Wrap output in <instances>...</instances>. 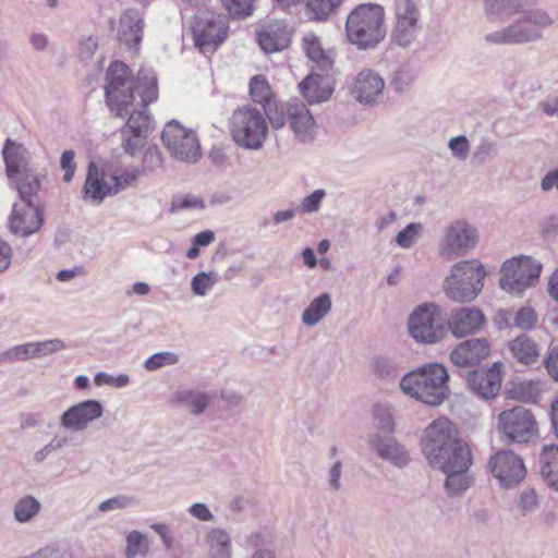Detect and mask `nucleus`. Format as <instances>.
I'll list each match as a JSON object with an SVG mask.
<instances>
[{"label": "nucleus", "mask_w": 558, "mask_h": 558, "mask_svg": "<svg viewBox=\"0 0 558 558\" xmlns=\"http://www.w3.org/2000/svg\"><path fill=\"white\" fill-rule=\"evenodd\" d=\"M106 102L117 117L129 118L120 129L121 147L130 156L141 151L146 143L154 119L147 107L158 99V82L153 69L142 66L135 80L122 61L112 62L106 73Z\"/></svg>", "instance_id": "1"}, {"label": "nucleus", "mask_w": 558, "mask_h": 558, "mask_svg": "<svg viewBox=\"0 0 558 558\" xmlns=\"http://www.w3.org/2000/svg\"><path fill=\"white\" fill-rule=\"evenodd\" d=\"M514 0H485V12L489 21H497L504 14L517 13L508 25L484 36V41L495 46H523L539 41L544 31L551 27L555 20L542 8L518 10Z\"/></svg>", "instance_id": "2"}, {"label": "nucleus", "mask_w": 558, "mask_h": 558, "mask_svg": "<svg viewBox=\"0 0 558 558\" xmlns=\"http://www.w3.org/2000/svg\"><path fill=\"white\" fill-rule=\"evenodd\" d=\"M421 446L434 469L451 471L472 464L468 444L458 437L456 427L447 418H438L426 427Z\"/></svg>", "instance_id": "3"}, {"label": "nucleus", "mask_w": 558, "mask_h": 558, "mask_svg": "<svg viewBox=\"0 0 558 558\" xmlns=\"http://www.w3.org/2000/svg\"><path fill=\"white\" fill-rule=\"evenodd\" d=\"M386 34L385 10L380 4H357L347 16L345 37L359 50L376 48Z\"/></svg>", "instance_id": "4"}, {"label": "nucleus", "mask_w": 558, "mask_h": 558, "mask_svg": "<svg viewBox=\"0 0 558 558\" xmlns=\"http://www.w3.org/2000/svg\"><path fill=\"white\" fill-rule=\"evenodd\" d=\"M449 374L439 363H427L405 374L400 387L402 391L428 405L441 404L450 395Z\"/></svg>", "instance_id": "5"}, {"label": "nucleus", "mask_w": 558, "mask_h": 558, "mask_svg": "<svg viewBox=\"0 0 558 558\" xmlns=\"http://www.w3.org/2000/svg\"><path fill=\"white\" fill-rule=\"evenodd\" d=\"M486 275L485 266L478 259L456 263L444 282L446 295L457 303L472 302L482 292Z\"/></svg>", "instance_id": "6"}, {"label": "nucleus", "mask_w": 558, "mask_h": 558, "mask_svg": "<svg viewBox=\"0 0 558 558\" xmlns=\"http://www.w3.org/2000/svg\"><path fill=\"white\" fill-rule=\"evenodd\" d=\"M25 154L26 150L22 145L15 144L10 138L5 141L2 155L7 175L15 183L21 201L35 204L33 198L41 187L40 174L28 163Z\"/></svg>", "instance_id": "7"}, {"label": "nucleus", "mask_w": 558, "mask_h": 558, "mask_svg": "<svg viewBox=\"0 0 558 558\" xmlns=\"http://www.w3.org/2000/svg\"><path fill=\"white\" fill-rule=\"evenodd\" d=\"M230 134L244 149L258 150L268 136V125L263 112L250 105L238 108L230 119Z\"/></svg>", "instance_id": "8"}, {"label": "nucleus", "mask_w": 558, "mask_h": 558, "mask_svg": "<svg viewBox=\"0 0 558 558\" xmlns=\"http://www.w3.org/2000/svg\"><path fill=\"white\" fill-rule=\"evenodd\" d=\"M194 45L201 52L213 53L227 39V17L213 11H198L191 25Z\"/></svg>", "instance_id": "9"}, {"label": "nucleus", "mask_w": 558, "mask_h": 558, "mask_svg": "<svg viewBox=\"0 0 558 558\" xmlns=\"http://www.w3.org/2000/svg\"><path fill=\"white\" fill-rule=\"evenodd\" d=\"M410 336L420 343L434 344L446 335L445 323L440 317V308L435 303L418 305L408 322Z\"/></svg>", "instance_id": "10"}, {"label": "nucleus", "mask_w": 558, "mask_h": 558, "mask_svg": "<svg viewBox=\"0 0 558 558\" xmlns=\"http://www.w3.org/2000/svg\"><path fill=\"white\" fill-rule=\"evenodd\" d=\"M542 265L527 256L506 260L501 266L500 288L512 294H521L539 278Z\"/></svg>", "instance_id": "11"}, {"label": "nucleus", "mask_w": 558, "mask_h": 558, "mask_svg": "<svg viewBox=\"0 0 558 558\" xmlns=\"http://www.w3.org/2000/svg\"><path fill=\"white\" fill-rule=\"evenodd\" d=\"M161 141L170 155L182 162L194 163L201 156V145L194 131L179 121H169L161 133Z\"/></svg>", "instance_id": "12"}, {"label": "nucleus", "mask_w": 558, "mask_h": 558, "mask_svg": "<svg viewBox=\"0 0 558 558\" xmlns=\"http://www.w3.org/2000/svg\"><path fill=\"white\" fill-rule=\"evenodd\" d=\"M498 429L508 442L526 444L537 436V422L531 410L518 405L498 415Z\"/></svg>", "instance_id": "13"}, {"label": "nucleus", "mask_w": 558, "mask_h": 558, "mask_svg": "<svg viewBox=\"0 0 558 558\" xmlns=\"http://www.w3.org/2000/svg\"><path fill=\"white\" fill-rule=\"evenodd\" d=\"M478 240L475 226L464 219H457L445 229L439 253L446 258L463 256L475 248Z\"/></svg>", "instance_id": "14"}, {"label": "nucleus", "mask_w": 558, "mask_h": 558, "mask_svg": "<svg viewBox=\"0 0 558 558\" xmlns=\"http://www.w3.org/2000/svg\"><path fill=\"white\" fill-rule=\"evenodd\" d=\"M488 466L494 477L505 488L517 486L526 475L522 459L509 449L496 452L489 459Z\"/></svg>", "instance_id": "15"}, {"label": "nucleus", "mask_w": 558, "mask_h": 558, "mask_svg": "<svg viewBox=\"0 0 558 558\" xmlns=\"http://www.w3.org/2000/svg\"><path fill=\"white\" fill-rule=\"evenodd\" d=\"M144 16L137 9H128L119 17L116 27V39L120 47L130 52H137L144 36Z\"/></svg>", "instance_id": "16"}, {"label": "nucleus", "mask_w": 558, "mask_h": 558, "mask_svg": "<svg viewBox=\"0 0 558 558\" xmlns=\"http://www.w3.org/2000/svg\"><path fill=\"white\" fill-rule=\"evenodd\" d=\"M104 414V405L100 401L88 399L78 402L60 416V426L73 432H81L87 428L89 423L98 420Z\"/></svg>", "instance_id": "17"}, {"label": "nucleus", "mask_w": 558, "mask_h": 558, "mask_svg": "<svg viewBox=\"0 0 558 558\" xmlns=\"http://www.w3.org/2000/svg\"><path fill=\"white\" fill-rule=\"evenodd\" d=\"M454 338H465L480 332L486 325L484 313L477 307L453 308L446 320Z\"/></svg>", "instance_id": "18"}, {"label": "nucleus", "mask_w": 558, "mask_h": 558, "mask_svg": "<svg viewBox=\"0 0 558 558\" xmlns=\"http://www.w3.org/2000/svg\"><path fill=\"white\" fill-rule=\"evenodd\" d=\"M9 221L13 234L26 238L41 228L44 214L37 204H14Z\"/></svg>", "instance_id": "19"}, {"label": "nucleus", "mask_w": 558, "mask_h": 558, "mask_svg": "<svg viewBox=\"0 0 558 558\" xmlns=\"http://www.w3.org/2000/svg\"><path fill=\"white\" fill-rule=\"evenodd\" d=\"M302 96L310 104L327 101L335 90V80L330 71L313 72L300 84Z\"/></svg>", "instance_id": "20"}, {"label": "nucleus", "mask_w": 558, "mask_h": 558, "mask_svg": "<svg viewBox=\"0 0 558 558\" xmlns=\"http://www.w3.org/2000/svg\"><path fill=\"white\" fill-rule=\"evenodd\" d=\"M490 352L486 338H472L460 342L450 353L451 362L457 366H475L484 361Z\"/></svg>", "instance_id": "21"}, {"label": "nucleus", "mask_w": 558, "mask_h": 558, "mask_svg": "<svg viewBox=\"0 0 558 558\" xmlns=\"http://www.w3.org/2000/svg\"><path fill=\"white\" fill-rule=\"evenodd\" d=\"M501 366L500 363H495L494 366L487 371L475 369L466 375L468 387L478 397L488 400L497 396L501 387V376L496 368Z\"/></svg>", "instance_id": "22"}, {"label": "nucleus", "mask_w": 558, "mask_h": 558, "mask_svg": "<svg viewBox=\"0 0 558 558\" xmlns=\"http://www.w3.org/2000/svg\"><path fill=\"white\" fill-rule=\"evenodd\" d=\"M385 87L384 78L375 71L365 69L361 71L351 87V95L364 105L374 104Z\"/></svg>", "instance_id": "23"}, {"label": "nucleus", "mask_w": 558, "mask_h": 558, "mask_svg": "<svg viewBox=\"0 0 558 558\" xmlns=\"http://www.w3.org/2000/svg\"><path fill=\"white\" fill-rule=\"evenodd\" d=\"M287 118L294 135L302 142L313 140L315 121L307 107L299 99L287 104Z\"/></svg>", "instance_id": "24"}, {"label": "nucleus", "mask_w": 558, "mask_h": 558, "mask_svg": "<svg viewBox=\"0 0 558 558\" xmlns=\"http://www.w3.org/2000/svg\"><path fill=\"white\" fill-rule=\"evenodd\" d=\"M369 445L381 459L393 466L402 469L410 462L408 450L391 436L376 433L369 437Z\"/></svg>", "instance_id": "25"}, {"label": "nucleus", "mask_w": 558, "mask_h": 558, "mask_svg": "<svg viewBox=\"0 0 558 558\" xmlns=\"http://www.w3.org/2000/svg\"><path fill=\"white\" fill-rule=\"evenodd\" d=\"M257 40L266 53L277 52L286 49L291 41V33L287 25L272 23L263 27L257 33Z\"/></svg>", "instance_id": "26"}, {"label": "nucleus", "mask_w": 558, "mask_h": 558, "mask_svg": "<svg viewBox=\"0 0 558 558\" xmlns=\"http://www.w3.org/2000/svg\"><path fill=\"white\" fill-rule=\"evenodd\" d=\"M508 350L518 363L532 365L538 361V344L527 335L522 333L508 342Z\"/></svg>", "instance_id": "27"}, {"label": "nucleus", "mask_w": 558, "mask_h": 558, "mask_svg": "<svg viewBox=\"0 0 558 558\" xmlns=\"http://www.w3.org/2000/svg\"><path fill=\"white\" fill-rule=\"evenodd\" d=\"M85 196L93 199V202L100 204L108 195H116L113 193V185H109L102 175H99L95 162H89L87 168L86 181L83 187Z\"/></svg>", "instance_id": "28"}, {"label": "nucleus", "mask_w": 558, "mask_h": 558, "mask_svg": "<svg viewBox=\"0 0 558 558\" xmlns=\"http://www.w3.org/2000/svg\"><path fill=\"white\" fill-rule=\"evenodd\" d=\"M541 474L558 492V445L545 446L539 456Z\"/></svg>", "instance_id": "29"}, {"label": "nucleus", "mask_w": 558, "mask_h": 558, "mask_svg": "<svg viewBox=\"0 0 558 558\" xmlns=\"http://www.w3.org/2000/svg\"><path fill=\"white\" fill-rule=\"evenodd\" d=\"M303 48L308 59L316 64L319 71H331L333 60L329 52L324 50L318 37L314 34H307L303 37Z\"/></svg>", "instance_id": "30"}, {"label": "nucleus", "mask_w": 558, "mask_h": 558, "mask_svg": "<svg viewBox=\"0 0 558 558\" xmlns=\"http://www.w3.org/2000/svg\"><path fill=\"white\" fill-rule=\"evenodd\" d=\"M331 306L330 294L327 292L320 293L302 313L303 324L308 327L317 325L331 311Z\"/></svg>", "instance_id": "31"}, {"label": "nucleus", "mask_w": 558, "mask_h": 558, "mask_svg": "<svg viewBox=\"0 0 558 558\" xmlns=\"http://www.w3.org/2000/svg\"><path fill=\"white\" fill-rule=\"evenodd\" d=\"M420 21H409L407 19L396 20L390 40L392 44L407 48L412 45L421 29Z\"/></svg>", "instance_id": "32"}, {"label": "nucleus", "mask_w": 558, "mask_h": 558, "mask_svg": "<svg viewBox=\"0 0 558 558\" xmlns=\"http://www.w3.org/2000/svg\"><path fill=\"white\" fill-rule=\"evenodd\" d=\"M344 0H306L305 14L310 21L326 22L335 15Z\"/></svg>", "instance_id": "33"}, {"label": "nucleus", "mask_w": 558, "mask_h": 558, "mask_svg": "<svg viewBox=\"0 0 558 558\" xmlns=\"http://www.w3.org/2000/svg\"><path fill=\"white\" fill-rule=\"evenodd\" d=\"M470 466L451 471H442L446 474L445 489L449 497L462 495L471 486V476L468 474Z\"/></svg>", "instance_id": "34"}, {"label": "nucleus", "mask_w": 558, "mask_h": 558, "mask_svg": "<svg viewBox=\"0 0 558 558\" xmlns=\"http://www.w3.org/2000/svg\"><path fill=\"white\" fill-rule=\"evenodd\" d=\"M206 541L215 550V558H232L231 537L229 533L220 527L210 529Z\"/></svg>", "instance_id": "35"}, {"label": "nucleus", "mask_w": 558, "mask_h": 558, "mask_svg": "<svg viewBox=\"0 0 558 558\" xmlns=\"http://www.w3.org/2000/svg\"><path fill=\"white\" fill-rule=\"evenodd\" d=\"M41 504L33 496L20 498L13 509V517L19 523L31 522L40 511Z\"/></svg>", "instance_id": "36"}, {"label": "nucleus", "mask_w": 558, "mask_h": 558, "mask_svg": "<svg viewBox=\"0 0 558 558\" xmlns=\"http://www.w3.org/2000/svg\"><path fill=\"white\" fill-rule=\"evenodd\" d=\"M178 403L189 407L193 414L201 415L208 407L209 399L205 393L193 390L180 391L175 396Z\"/></svg>", "instance_id": "37"}, {"label": "nucleus", "mask_w": 558, "mask_h": 558, "mask_svg": "<svg viewBox=\"0 0 558 558\" xmlns=\"http://www.w3.org/2000/svg\"><path fill=\"white\" fill-rule=\"evenodd\" d=\"M416 77L417 74L414 69L401 65L391 73L389 83L396 93L402 94L412 86Z\"/></svg>", "instance_id": "38"}, {"label": "nucleus", "mask_w": 558, "mask_h": 558, "mask_svg": "<svg viewBox=\"0 0 558 558\" xmlns=\"http://www.w3.org/2000/svg\"><path fill=\"white\" fill-rule=\"evenodd\" d=\"M219 275L216 271L198 272L191 281V290L197 296H205L218 282Z\"/></svg>", "instance_id": "39"}, {"label": "nucleus", "mask_w": 558, "mask_h": 558, "mask_svg": "<svg viewBox=\"0 0 558 558\" xmlns=\"http://www.w3.org/2000/svg\"><path fill=\"white\" fill-rule=\"evenodd\" d=\"M223 8L233 20H245L254 12L255 0H221Z\"/></svg>", "instance_id": "40"}, {"label": "nucleus", "mask_w": 558, "mask_h": 558, "mask_svg": "<svg viewBox=\"0 0 558 558\" xmlns=\"http://www.w3.org/2000/svg\"><path fill=\"white\" fill-rule=\"evenodd\" d=\"M395 20L420 21V0H395Z\"/></svg>", "instance_id": "41"}, {"label": "nucleus", "mask_w": 558, "mask_h": 558, "mask_svg": "<svg viewBox=\"0 0 558 558\" xmlns=\"http://www.w3.org/2000/svg\"><path fill=\"white\" fill-rule=\"evenodd\" d=\"M250 95L254 102L265 105L271 101L270 86L262 75L253 76L250 81Z\"/></svg>", "instance_id": "42"}, {"label": "nucleus", "mask_w": 558, "mask_h": 558, "mask_svg": "<svg viewBox=\"0 0 558 558\" xmlns=\"http://www.w3.org/2000/svg\"><path fill=\"white\" fill-rule=\"evenodd\" d=\"M498 156V144L487 138H482L472 154L474 165H484Z\"/></svg>", "instance_id": "43"}, {"label": "nucleus", "mask_w": 558, "mask_h": 558, "mask_svg": "<svg viewBox=\"0 0 558 558\" xmlns=\"http://www.w3.org/2000/svg\"><path fill=\"white\" fill-rule=\"evenodd\" d=\"M148 543L146 536L138 531H132L126 536V558H135L137 555H146Z\"/></svg>", "instance_id": "44"}, {"label": "nucleus", "mask_w": 558, "mask_h": 558, "mask_svg": "<svg viewBox=\"0 0 558 558\" xmlns=\"http://www.w3.org/2000/svg\"><path fill=\"white\" fill-rule=\"evenodd\" d=\"M179 362V355L169 352H158L150 355L144 363V367L148 372L157 371L163 366L175 365Z\"/></svg>", "instance_id": "45"}, {"label": "nucleus", "mask_w": 558, "mask_h": 558, "mask_svg": "<svg viewBox=\"0 0 558 558\" xmlns=\"http://www.w3.org/2000/svg\"><path fill=\"white\" fill-rule=\"evenodd\" d=\"M537 319L534 308L522 306L513 313V327L527 331L535 327Z\"/></svg>", "instance_id": "46"}, {"label": "nucleus", "mask_w": 558, "mask_h": 558, "mask_svg": "<svg viewBox=\"0 0 558 558\" xmlns=\"http://www.w3.org/2000/svg\"><path fill=\"white\" fill-rule=\"evenodd\" d=\"M264 111L274 129L282 128L286 123V119H288L287 104L278 106L276 102L270 101L264 105Z\"/></svg>", "instance_id": "47"}, {"label": "nucleus", "mask_w": 558, "mask_h": 558, "mask_svg": "<svg viewBox=\"0 0 558 558\" xmlns=\"http://www.w3.org/2000/svg\"><path fill=\"white\" fill-rule=\"evenodd\" d=\"M422 229V225L417 222L407 225V227L396 235L397 244L402 248H410Z\"/></svg>", "instance_id": "48"}, {"label": "nucleus", "mask_w": 558, "mask_h": 558, "mask_svg": "<svg viewBox=\"0 0 558 558\" xmlns=\"http://www.w3.org/2000/svg\"><path fill=\"white\" fill-rule=\"evenodd\" d=\"M205 207L204 201L195 195L186 194V195H178L174 196L171 202V211H180L184 209H193L198 208L203 209Z\"/></svg>", "instance_id": "49"}, {"label": "nucleus", "mask_w": 558, "mask_h": 558, "mask_svg": "<svg viewBox=\"0 0 558 558\" xmlns=\"http://www.w3.org/2000/svg\"><path fill=\"white\" fill-rule=\"evenodd\" d=\"M326 196V192L323 189L315 190L310 195L305 196L299 207L298 211L302 214H312L319 210L323 199Z\"/></svg>", "instance_id": "50"}, {"label": "nucleus", "mask_w": 558, "mask_h": 558, "mask_svg": "<svg viewBox=\"0 0 558 558\" xmlns=\"http://www.w3.org/2000/svg\"><path fill=\"white\" fill-rule=\"evenodd\" d=\"M35 359L44 357L52 353L59 352L65 348V344L60 339H50L45 341L33 342Z\"/></svg>", "instance_id": "51"}, {"label": "nucleus", "mask_w": 558, "mask_h": 558, "mask_svg": "<svg viewBox=\"0 0 558 558\" xmlns=\"http://www.w3.org/2000/svg\"><path fill=\"white\" fill-rule=\"evenodd\" d=\"M518 507L524 515L539 507L538 497L534 488H526L520 494Z\"/></svg>", "instance_id": "52"}, {"label": "nucleus", "mask_w": 558, "mask_h": 558, "mask_svg": "<svg viewBox=\"0 0 558 558\" xmlns=\"http://www.w3.org/2000/svg\"><path fill=\"white\" fill-rule=\"evenodd\" d=\"M448 147L452 156L459 160H465L470 150V143L466 136L459 135L450 138Z\"/></svg>", "instance_id": "53"}, {"label": "nucleus", "mask_w": 558, "mask_h": 558, "mask_svg": "<svg viewBox=\"0 0 558 558\" xmlns=\"http://www.w3.org/2000/svg\"><path fill=\"white\" fill-rule=\"evenodd\" d=\"M138 175H140L138 169L125 170L120 175L114 174L113 175V181H114L113 193L118 194L119 192L123 191L128 186L132 185L136 181Z\"/></svg>", "instance_id": "54"}, {"label": "nucleus", "mask_w": 558, "mask_h": 558, "mask_svg": "<svg viewBox=\"0 0 558 558\" xmlns=\"http://www.w3.org/2000/svg\"><path fill=\"white\" fill-rule=\"evenodd\" d=\"M133 502V498L125 495H118L99 504L98 510L108 512L118 509H124Z\"/></svg>", "instance_id": "55"}, {"label": "nucleus", "mask_w": 558, "mask_h": 558, "mask_svg": "<svg viewBox=\"0 0 558 558\" xmlns=\"http://www.w3.org/2000/svg\"><path fill=\"white\" fill-rule=\"evenodd\" d=\"M8 351L11 363L16 361H26L29 359H35L33 342H27L24 344L12 347Z\"/></svg>", "instance_id": "56"}, {"label": "nucleus", "mask_w": 558, "mask_h": 558, "mask_svg": "<svg viewBox=\"0 0 558 558\" xmlns=\"http://www.w3.org/2000/svg\"><path fill=\"white\" fill-rule=\"evenodd\" d=\"M377 428L383 433L393 430V421L391 414L384 408H376L374 413Z\"/></svg>", "instance_id": "57"}, {"label": "nucleus", "mask_w": 558, "mask_h": 558, "mask_svg": "<svg viewBox=\"0 0 558 558\" xmlns=\"http://www.w3.org/2000/svg\"><path fill=\"white\" fill-rule=\"evenodd\" d=\"M374 369L381 378H393L397 376L395 364L386 357L375 359Z\"/></svg>", "instance_id": "58"}, {"label": "nucleus", "mask_w": 558, "mask_h": 558, "mask_svg": "<svg viewBox=\"0 0 558 558\" xmlns=\"http://www.w3.org/2000/svg\"><path fill=\"white\" fill-rule=\"evenodd\" d=\"M493 324L498 330L513 327V313L509 310H498L493 317Z\"/></svg>", "instance_id": "59"}, {"label": "nucleus", "mask_w": 558, "mask_h": 558, "mask_svg": "<svg viewBox=\"0 0 558 558\" xmlns=\"http://www.w3.org/2000/svg\"><path fill=\"white\" fill-rule=\"evenodd\" d=\"M189 513L203 522L211 521L214 519V514L211 513L207 505L203 502L193 504L189 508Z\"/></svg>", "instance_id": "60"}, {"label": "nucleus", "mask_w": 558, "mask_h": 558, "mask_svg": "<svg viewBox=\"0 0 558 558\" xmlns=\"http://www.w3.org/2000/svg\"><path fill=\"white\" fill-rule=\"evenodd\" d=\"M544 362L548 374L558 381V349H553Z\"/></svg>", "instance_id": "61"}, {"label": "nucleus", "mask_w": 558, "mask_h": 558, "mask_svg": "<svg viewBox=\"0 0 558 558\" xmlns=\"http://www.w3.org/2000/svg\"><path fill=\"white\" fill-rule=\"evenodd\" d=\"M515 392L519 395V399L524 401V402H529L533 399H535L537 392H536V388L534 387V385L532 383H523L521 384Z\"/></svg>", "instance_id": "62"}, {"label": "nucleus", "mask_w": 558, "mask_h": 558, "mask_svg": "<svg viewBox=\"0 0 558 558\" xmlns=\"http://www.w3.org/2000/svg\"><path fill=\"white\" fill-rule=\"evenodd\" d=\"M97 49V40L93 37H88L81 43L80 53L83 60L87 61L92 59Z\"/></svg>", "instance_id": "63"}, {"label": "nucleus", "mask_w": 558, "mask_h": 558, "mask_svg": "<svg viewBox=\"0 0 558 558\" xmlns=\"http://www.w3.org/2000/svg\"><path fill=\"white\" fill-rule=\"evenodd\" d=\"M541 187L543 191H550L556 189L558 191V168L548 171L541 181Z\"/></svg>", "instance_id": "64"}]
</instances>
